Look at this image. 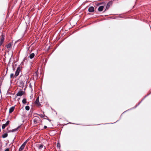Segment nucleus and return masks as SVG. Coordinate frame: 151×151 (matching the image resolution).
I'll return each instance as SVG.
<instances>
[{
	"label": "nucleus",
	"instance_id": "obj_1",
	"mask_svg": "<svg viewBox=\"0 0 151 151\" xmlns=\"http://www.w3.org/2000/svg\"><path fill=\"white\" fill-rule=\"evenodd\" d=\"M20 68L21 67L20 65H19L17 68L14 75V76H15V77H16L19 75L20 71Z\"/></svg>",
	"mask_w": 151,
	"mask_h": 151
},
{
	"label": "nucleus",
	"instance_id": "obj_2",
	"mask_svg": "<svg viewBox=\"0 0 151 151\" xmlns=\"http://www.w3.org/2000/svg\"><path fill=\"white\" fill-rule=\"evenodd\" d=\"M25 92L23 91H18L17 93L15 98H16L17 96H21L23 95Z\"/></svg>",
	"mask_w": 151,
	"mask_h": 151
},
{
	"label": "nucleus",
	"instance_id": "obj_3",
	"mask_svg": "<svg viewBox=\"0 0 151 151\" xmlns=\"http://www.w3.org/2000/svg\"><path fill=\"white\" fill-rule=\"evenodd\" d=\"M4 35H1V37L0 39V46L2 45V44L4 42Z\"/></svg>",
	"mask_w": 151,
	"mask_h": 151
},
{
	"label": "nucleus",
	"instance_id": "obj_4",
	"mask_svg": "<svg viewBox=\"0 0 151 151\" xmlns=\"http://www.w3.org/2000/svg\"><path fill=\"white\" fill-rule=\"evenodd\" d=\"M40 119L39 117L37 116L36 118L33 119V122L35 124H37V121Z\"/></svg>",
	"mask_w": 151,
	"mask_h": 151
},
{
	"label": "nucleus",
	"instance_id": "obj_5",
	"mask_svg": "<svg viewBox=\"0 0 151 151\" xmlns=\"http://www.w3.org/2000/svg\"><path fill=\"white\" fill-rule=\"evenodd\" d=\"M112 4V2L109 1V2L107 4L105 10L108 9H109V7Z\"/></svg>",
	"mask_w": 151,
	"mask_h": 151
},
{
	"label": "nucleus",
	"instance_id": "obj_6",
	"mask_svg": "<svg viewBox=\"0 0 151 151\" xmlns=\"http://www.w3.org/2000/svg\"><path fill=\"white\" fill-rule=\"evenodd\" d=\"M35 103L36 104L39 106L40 105V104L39 101V98L38 97L36 99V101H35Z\"/></svg>",
	"mask_w": 151,
	"mask_h": 151
},
{
	"label": "nucleus",
	"instance_id": "obj_7",
	"mask_svg": "<svg viewBox=\"0 0 151 151\" xmlns=\"http://www.w3.org/2000/svg\"><path fill=\"white\" fill-rule=\"evenodd\" d=\"M94 9L93 6L89 7L88 9V11L90 12H92L94 11Z\"/></svg>",
	"mask_w": 151,
	"mask_h": 151
},
{
	"label": "nucleus",
	"instance_id": "obj_8",
	"mask_svg": "<svg viewBox=\"0 0 151 151\" xmlns=\"http://www.w3.org/2000/svg\"><path fill=\"white\" fill-rule=\"evenodd\" d=\"M14 108H15L14 106H12L9 109V113H12L14 111Z\"/></svg>",
	"mask_w": 151,
	"mask_h": 151
},
{
	"label": "nucleus",
	"instance_id": "obj_9",
	"mask_svg": "<svg viewBox=\"0 0 151 151\" xmlns=\"http://www.w3.org/2000/svg\"><path fill=\"white\" fill-rule=\"evenodd\" d=\"M20 126H19L16 128H15V129H12L11 130V132H15L17 131L20 128Z\"/></svg>",
	"mask_w": 151,
	"mask_h": 151
},
{
	"label": "nucleus",
	"instance_id": "obj_10",
	"mask_svg": "<svg viewBox=\"0 0 151 151\" xmlns=\"http://www.w3.org/2000/svg\"><path fill=\"white\" fill-rule=\"evenodd\" d=\"M29 140V139H27L26 141H25L24 142V143L21 146L24 147L25 145H26V144L27 143V142Z\"/></svg>",
	"mask_w": 151,
	"mask_h": 151
},
{
	"label": "nucleus",
	"instance_id": "obj_11",
	"mask_svg": "<svg viewBox=\"0 0 151 151\" xmlns=\"http://www.w3.org/2000/svg\"><path fill=\"white\" fill-rule=\"evenodd\" d=\"M103 6H99L98 9L99 11L101 12L103 10Z\"/></svg>",
	"mask_w": 151,
	"mask_h": 151
},
{
	"label": "nucleus",
	"instance_id": "obj_12",
	"mask_svg": "<svg viewBox=\"0 0 151 151\" xmlns=\"http://www.w3.org/2000/svg\"><path fill=\"white\" fill-rule=\"evenodd\" d=\"M35 56V54L34 53H32L30 55L29 58L30 59H32Z\"/></svg>",
	"mask_w": 151,
	"mask_h": 151
},
{
	"label": "nucleus",
	"instance_id": "obj_13",
	"mask_svg": "<svg viewBox=\"0 0 151 151\" xmlns=\"http://www.w3.org/2000/svg\"><path fill=\"white\" fill-rule=\"evenodd\" d=\"M12 46V45L11 43H9L6 46V47L7 49H10Z\"/></svg>",
	"mask_w": 151,
	"mask_h": 151
},
{
	"label": "nucleus",
	"instance_id": "obj_14",
	"mask_svg": "<svg viewBox=\"0 0 151 151\" xmlns=\"http://www.w3.org/2000/svg\"><path fill=\"white\" fill-rule=\"evenodd\" d=\"M8 136V134L6 133H4L2 135V137L3 138H5Z\"/></svg>",
	"mask_w": 151,
	"mask_h": 151
},
{
	"label": "nucleus",
	"instance_id": "obj_15",
	"mask_svg": "<svg viewBox=\"0 0 151 151\" xmlns=\"http://www.w3.org/2000/svg\"><path fill=\"white\" fill-rule=\"evenodd\" d=\"M22 102L23 104H26L27 103L26 99H23L22 100Z\"/></svg>",
	"mask_w": 151,
	"mask_h": 151
},
{
	"label": "nucleus",
	"instance_id": "obj_16",
	"mask_svg": "<svg viewBox=\"0 0 151 151\" xmlns=\"http://www.w3.org/2000/svg\"><path fill=\"white\" fill-rule=\"evenodd\" d=\"M24 147H23L22 146H21L19 148V151H22L24 149Z\"/></svg>",
	"mask_w": 151,
	"mask_h": 151
},
{
	"label": "nucleus",
	"instance_id": "obj_17",
	"mask_svg": "<svg viewBox=\"0 0 151 151\" xmlns=\"http://www.w3.org/2000/svg\"><path fill=\"white\" fill-rule=\"evenodd\" d=\"M43 145L42 144H40L39 145V146L38 147V149H42L43 148Z\"/></svg>",
	"mask_w": 151,
	"mask_h": 151
},
{
	"label": "nucleus",
	"instance_id": "obj_18",
	"mask_svg": "<svg viewBox=\"0 0 151 151\" xmlns=\"http://www.w3.org/2000/svg\"><path fill=\"white\" fill-rule=\"evenodd\" d=\"M29 106H25V109L27 111H28L29 109Z\"/></svg>",
	"mask_w": 151,
	"mask_h": 151
},
{
	"label": "nucleus",
	"instance_id": "obj_19",
	"mask_svg": "<svg viewBox=\"0 0 151 151\" xmlns=\"http://www.w3.org/2000/svg\"><path fill=\"white\" fill-rule=\"evenodd\" d=\"M6 126V125L5 124H3L2 126V128L3 129H4Z\"/></svg>",
	"mask_w": 151,
	"mask_h": 151
},
{
	"label": "nucleus",
	"instance_id": "obj_20",
	"mask_svg": "<svg viewBox=\"0 0 151 151\" xmlns=\"http://www.w3.org/2000/svg\"><path fill=\"white\" fill-rule=\"evenodd\" d=\"M142 102V101H141L137 105H136L135 106V107H134L133 108H136L138 106H139L140 104Z\"/></svg>",
	"mask_w": 151,
	"mask_h": 151
},
{
	"label": "nucleus",
	"instance_id": "obj_21",
	"mask_svg": "<svg viewBox=\"0 0 151 151\" xmlns=\"http://www.w3.org/2000/svg\"><path fill=\"white\" fill-rule=\"evenodd\" d=\"M21 81L20 82V84L21 85V86L22 87H23L24 86L23 84H24V82H23V81Z\"/></svg>",
	"mask_w": 151,
	"mask_h": 151
},
{
	"label": "nucleus",
	"instance_id": "obj_22",
	"mask_svg": "<svg viewBox=\"0 0 151 151\" xmlns=\"http://www.w3.org/2000/svg\"><path fill=\"white\" fill-rule=\"evenodd\" d=\"M39 115L41 117H42V118H43V117H44L45 116H46V117H47V116H45V115H44V116H43V114H40V115Z\"/></svg>",
	"mask_w": 151,
	"mask_h": 151
},
{
	"label": "nucleus",
	"instance_id": "obj_23",
	"mask_svg": "<svg viewBox=\"0 0 151 151\" xmlns=\"http://www.w3.org/2000/svg\"><path fill=\"white\" fill-rule=\"evenodd\" d=\"M9 121L8 120V121H7L6 123H5V124L7 126L9 124Z\"/></svg>",
	"mask_w": 151,
	"mask_h": 151
},
{
	"label": "nucleus",
	"instance_id": "obj_24",
	"mask_svg": "<svg viewBox=\"0 0 151 151\" xmlns=\"http://www.w3.org/2000/svg\"><path fill=\"white\" fill-rule=\"evenodd\" d=\"M14 76V74L13 73H12L10 75V78H12Z\"/></svg>",
	"mask_w": 151,
	"mask_h": 151
},
{
	"label": "nucleus",
	"instance_id": "obj_25",
	"mask_svg": "<svg viewBox=\"0 0 151 151\" xmlns=\"http://www.w3.org/2000/svg\"><path fill=\"white\" fill-rule=\"evenodd\" d=\"M60 143H58L57 144V147H60Z\"/></svg>",
	"mask_w": 151,
	"mask_h": 151
},
{
	"label": "nucleus",
	"instance_id": "obj_26",
	"mask_svg": "<svg viewBox=\"0 0 151 151\" xmlns=\"http://www.w3.org/2000/svg\"><path fill=\"white\" fill-rule=\"evenodd\" d=\"M4 151H9V149L8 148H7Z\"/></svg>",
	"mask_w": 151,
	"mask_h": 151
},
{
	"label": "nucleus",
	"instance_id": "obj_27",
	"mask_svg": "<svg viewBox=\"0 0 151 151\" xmlns=\"http://www.w3.org/2000/svg\"><path fill=\"white\" fill-rule=\"evenodd\" d=\"M147 96H146L143 99H142L141 100V101H142H142H143L144 99L146 98V97Z\"/></svg>",
	"mask_w": 151,
	"mask_h": 151
},
{
	"label": "nucleus",
	"instance_id": "obj_28",
	"mask_svg": "<svg viewBox=\"0 0 151 151\" xmlns=\"http://www.w3.org/2000/svg\"><path fill=\"white\" fill-rule=\"evenodd\" d=\"M47 128V127L46 126H44V129H45Z\"/></svg>",
	"mask_w": 151,
	"mask_h": 151
},
{
	"label": "nucleus",
	"instance_id": "obj_29",
	"mask_svg": "<svg viewBox=\"0 0 151 151\" xmlns=\"http://www.w3.org/2000/svg\"><path fill=\"white\" fill-rule=\"evenodd\" d=\"M29 86L30 88H32V86L30 84L29 85Z\"/></svg>",
	"mask_w": 151,
	"mask_h": 151
},
{
	"label": "nucleus",
	"instance_id": "obj_30",
	"mask_svg": "<svg viewBox=\"0 0 151 151\" xmlns=\"http://www.w3.org/2000/svg\"><path fill=\"white\" fill-rule=\"evenodd\" d=\"M127 111V110L126 111H124V112L122 114H123V113H124L125 112H126V111Z\"/></svg>",
	"mask_w": 151,
	"mask_h": 151
},
{
	"label": "nucleus",
	"instance_id": "obj_31",
	"mask_svg": "<svg viewBox=\"0 0 151 151\" xmlns=\"http://www.w3.org/2000/svg\"><path fill=\"white\" fill-rule=\"evenodd\" d=\"M1 129H0V132H1Z\"/></svg>",
	"mask_w": 151,
	"mask_h": 151
}]
</instances>
